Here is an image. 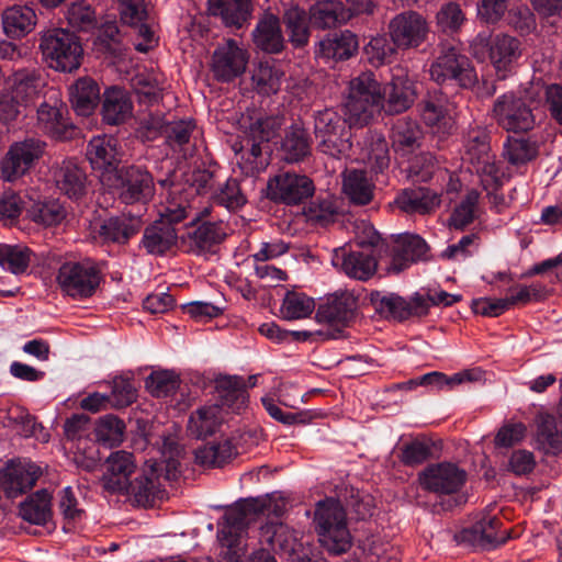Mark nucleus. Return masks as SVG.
Instances as JSON below:
<instances>
[{
  "mask_svg": "<svg viewBox=\"0 0 562 562\" xmlns=\"http://www.w3.org/2000/svg\"><path fill=\"white\" fill-rule=\"evenodd\" d=\"M370 302L375 312L386 319L402 322L413 316H425L429 312V303L420 293L406 300L395 293L373 291Z\"/></svg>",
  "mask_w": 562,
  "mask_h": 562,
  "instance_id": "13",
  "label": "nucleus"
},
{
  "mask_svg": "<svg viewBox=\"0 0 562 562\" xmlns=\"http://www.w3.org/2000/svg\"><path fill=\"white\" fill-rule=\"evenodd\" d=\"M27 217L34 223L49 227L59 225L66 217V210L58 200L33 202L26 207Z\"/></svg>",
  "mask_w": 562,
  "mask_h": 562,
  "instance_id": "48",
  "label": "nucleus"
},
{
  "mask_svg": "<svg viewBox=\"0 0 562 562\" xmlns=\"http://www.w3.org/2000/svg\"><path fill=\"white\" fill-rule=\"evenodd\" d=\"M374 184L361 170H350L344 176V192L355 204L366 205L373 198Z\"/></svg>",
  "mask_w": 562,
  "mask_h": 562,
  "instance_id": "46",
  "label": "nucleus"
},
{
  "mask_svg": "<svg viewBox=\"0 0 562 562\" xmlns=\"http://www.w3.org/2000/svg\"><path fill=\"white\" fill-rule=\"evenodd\" d=\"M125 424L114 415H106L99 419L95 427L97 439L108 447H115L124 439Z\"/></svg>",
  "mask_w": 562,
  "mask_h": 562,
  "instance_id": "60",
  "label": "nucleus"
},
{
  "mask_svg": "<svg viewBox=\"0 0 562 562\" xmlns=\"http://www.w3.org/2000/svg\"><path fill=\"white\" fill-rule=\"evenodd\" d=\"M235 453L234 447L228 440L217 443H209L198 448L194 452L195 462L203 467H221Z\"/></svg>",
  "mask_w": 562,
  "mask_h": 562,
  "instance_id": "53",
  "label": "nucleus"
},
{
  "mask_svg": "<svg viewBox=\"0 0 562 562\" xmlns=\"http://www.w3.org/2000/svg\"><path fill=\"white\" fill-rule=\"evenodd\" d=\"M284 21L289 31L290 42L295 46H304L308 42L310 30L307 25L305 11L292 7L286 10Z\"/></svg>",
  "mask_w": 562,
  "mask_h": 562,
  "instance_id": "59",
  "label": "nucleus"
},
{
  "mask_svg": "<svg viewBox=\"0 0 562 562\" xmlns=\"http://www.w3.org/2000/svg\"><path fill=\"white\" fill-rule=\"evenodd\" d=\"M471 53L477 60L490 59L498 79H505L522 55L520 41L508 34L491 35L479 33L470 44Z\"/></svg>",
  "mask_w": 562,
  "mask_h": 562,
  "instance_id": "3",
  "label": "nucleus"
},
{
  "mask_svg": "<svg viewBox=\"0 0 562 562\" xmlns=\"http://www.w3.org/2000/svg\"><path fill=\"white\" fill-rule=\"evenodd\" d=\"M422 131L415 121L400 119L392 128V146L396 153L406 155L419 146Z\"/></svg>",
  "mask_w": 562,
  "mask_h": 562,
  "instance_id": "44",
  "label": "nucleus"
},
{
  "mask_svg": "<svg viewBox=\"0 0 562 562\" xmlns=\"http://www.w3.org/2000/svg\"><path fill=\"white\" fill-rule=\"evenodd\" d=\"M315 310L312 297L301 292H288L282 301L280 314L284 319L294 321L308 317Z\"/></svg>",
  "mask_w": 562,
  "mask_h": 562,
  "instance_id": "52",
  "label": "nucleus"
},
{
  "mask_svg": "<svg viewBox=\"0 0 562 562\" xmlns=\"http://www.w3.org/2000/svg\"><path fill=\"white\" fill-rule=\"evenodd\" d=\"M536 447L547 454L562 451V427H559L552 415H540L536 432Z\"/></svg>",
  "mask_w": 562,
  "mask_h": 562,
  "instance_id": "42",
  "label": "nucleus"
},
{
  "mask_svg": "<svg viewBox=\"0 0 562 562\" xmlns=\"http://www.w3.org/2000/svg\"><path fill=\"white\" fill-rule=\"evenodd\" d=\"M52 496L46 490H41L29 496L20 505V516L34 525H44L50 517Z\"/></svg>",
  "mask_w": 562,
  "mask_h": 562,
  "instance_id": "47",
  "label": "nucleus"
},
{
  "mask_svg": "<svg viewBox=\"0 0 562 562\" xmlns=\"http://www.w3.org/2000/svg\"><path fill=\"white\" fill-rule=\"evenodd\" d=\"M161 471L162 463L147 461L143 473L132 483L130 481V491L135 502L140 506H148L159 497L161 493Z\"/></svg>",
  "mask_w": 562,
  "mask_h": 562,
  "instance_id": "27",
  "label": "nucleus"
},
{
  "mask_svg": "<svg viewBox=\"0 0 562 562\" xmlns=\"http://www.w3.org/2000/svg\"><path fill=\"white\" fill-rule=\"evenodd\" d=\"M260 543L270 547L273 551L284 552L294 550V537L290 529L281 521L270 520L260 527Z\"/></svg>",
  "mask_w": 562,
  "mask_h": 562,
  "instance_id": "49",
  "label": "nucleus"
},
{
  "mask_svg": "<svg viewBox=\"0 0 562 562\" xmlns=\"http://www.w3.org/2000/svg\"><path fill=\"white\" fill-rule=\"evenodd\" d=\"M142 127L146 130L147 138H155L160 130H164L167 140L171 147H181L189 143L191 134L194 130L192 121H178L164 125L161 119L150 117L142 123Z\"/></svg>",
  "mask_w": 562,
  "mask_h": 562,
  "instance_id": "33",
  "label": "nucleus"
},
{
  "mask_svg": "<svg viewBox=\"0 0 562 562\" xmlns=\"http://www.w3.org/2000/svg\"><path fill=\"white\" fill-rule=\"evenodd\" d=\"M504 158L514 166H521L533 159L536 147L526 139L508 137L504 145Z\"/></svg>",
  "mask_w": 562,
  "mask_h": 562,
  "instance_id": "64",
  "label": "nucleus"
},
{
  "mask_svg": "<svg viewBox=\"0 0 562 562\" xmlns=\"http://www.w3.org/2000/svg\"><path fill=\"white\" fill-rule=\"evenodd\" d=\"M358 48V41L350 31L328 34L318 44L317 55L325 59L342 60L351 57Z\"/></svg>",
  "mask_w": 562,
  "mask_h": 562,
  "instance_id": "35",
  "label": "nucleus"
},
{
  "mask_svg": "<svg viewBox=\"0 0 562 562\" xmlns=\"http://www.w3.org/2000/svg\"><path fill=\"white\" fill-rule=\"evenodd\" d=\"M420 486L438 495L458 493L467 481V472L453 463L428 465L418 475Z\"/></svg>",
  "mask_w": 562,
  "mask_h": 562,
  "instance_id": "16",
  "label": "nucleus"
},
{
  "mask_svg": "<svg viewBox=\"0 0 562 562\" xmlns=\"http://www.w3.org/2000/svg\"><path fill=\"white\" fill-rule=\"evenodd\" d=\"M415 95L413 82L402 70H398V74H394L383 89L382 110L387 114L404 112L413 104Z\"/></svg>",
  "mask_w": 562,
  "mask_h": 562,
  "instance_id": "24",
  "label": "nucleus"
},
{
  "mask_svg": "<svg viewBox=\"0 0 562 562\" xmlns=\"http://www.w3.org/2000/svg\"><path fill=\"white\" fill-rule=\"evenodd\" d=\"M40 49L47 66L60 72L77 70L83 57L80 40L65 29H52L43 32Z\"/></svg>",
  "mask_w": 562,
  "mask_h": 562,
  "instance_id": "6",
  "label": "nucleus"
},
{
  "mask_svg": "<svg viewBox=\"0 0 562 562\" xmlns=\"http://www.w3.org/2000/svg\"><path fill=\"white\" fill-rule=\"evenodd\" d=\"M105 465L106 471L103 474L104 487L112 493H128L130 476L136 469L134 456L124 450L114 451L108 457Z\"/></svg>",
  "mask_w": 562,
  "mask_h": 562,
  "instance_id": "20",
  "label": "nucleus"
},
{
  "mask_svg": "<svg viewBox=\"0 0 562 562\" xmlns=\"http://www.w3.org/2000/svg\"><path fill=\"white\" fill-rule=\"evenodd\" d=\"M477 375L474 370H463L452 375L432 371L420 375L419 383L422 386L429 387L431 391H451L465 382L477 380Z\"/></svg>",
  "mask_w": 562,
  "mask_h": 562,
  "instance_id": "50",
  "label": "nucleus"
},
{
  "mask_svg": "<svg viewBox=\"0 0 562 562\" xmlns=\"http://www.w3.org/2000/svg\"><path fill=\"white\" fill-rule=\"evenodd\" d=\"M37 124L44 133L55 138H63L66 135L67 122L60 109L55 105L43 103L37 110Z\"/></svg>",
  "mask_w": 562,
  "mask_h": 562,
  "instance_id": "54",
  "label": "nucleus"
},
{
  "mask_svg": "<svg viewBox=\"0 0 562 562\" xmlns=\"http://www.w3.org/2000/svg\"><path fill=\"white\" fill-rule=\"evenodd\" d=\"M281 127V120L273 116L257 117L249 124L246 143L250 145V154L257 158L261 155V143L272 139Z\"/></svg>",
  "mask_w": 562,
  "mask_h": 562,
  "instance_id": "40",
  "label": "nucleus"
},
{
  "mask_svg": "<svg viewBox=\"0 0 562 562\" xmlns=\"http://www.w3.org/2000/svg\"><path fill=\"white\" fill-rule=\"evenodd\" d=\"M121 20L131 26L137 29V34L142 38L135 43V48L139 52H147L156 45L155 33L151 27L145 23L147 10L144 0H120Z\"/></svg>",
  "mask_w": 562,
  "mask_h": 562,
  "instance_id": "22",
  "label": "nucleus"
},
{
  "mask_svg": "<svg viewBox=\"0 0 562 562\" xmlns=\"http://www.w3.org/2000/svg\"><path fill=\"white\" fill-rule=\"evenodd\" d=\"M226 236L223 222H204L191 235L192 244L200 250H210Z\"/></svg>",
  "mask_w": 562,
  "mask_h": 562,
  "instance_id": "57",
  "label": "nucleus"
},
{
  "mask_svg": "<svg viewBox=\"0 0 562 562\" xmlns=\"http://www.w3.org/2000/svg\"><path fill=\"white\" fill-rule=\"evenodd\" d=\"M56 188L71 199H78L85 192L86 175L74 160H64L50 169Z\"/></svg>",
  "mask_w": 562,
  "mask_h": 562,
  "instance_id": "30",
  "label": "nucleus"
},
{
  "mask_svg": "<svg viewBox=\"0 0 562 562\" xmlns=\"http://www.w3.org/2000/svg\"><path fill=\"white\" fill-rule=\"evenodd\" d=\"M70 102L78 115L88 116L95 109L100 99V89L98 83L89 78H79L69 88Z\"/></svg>",
  "mask_w": 562,
  "mask_h": 562,
  "instance_id": "36",
  "label": "nucleus"
},
{
  "mask_svg": "<svg viewBox=\"0 0 562 562\" xmlns=\"http://www.w3.org/2000/svg\"><path fill=\"white\" fill-rule=\"evenodd\" d=\"M249 54L234 40L218 45L212 55L211 71L222 82H231L241 76L248 65Z\"/></svg>",
  "mask_w": 562,
  "mask_h": 562,
  "instance_id": "15",
  "label": "nucleus"
},
{
  "mask_svg": "<svg viewBox=\"0 0 562 562\" xmlns=\"http://www.w3.org/2000/svg\"><path fill=\"white\" fill-rule=\"evenodd\" d=\"M216 393L223 409L226 407L234 413H239L248 403L246 382L237 375H223L216 379Z\"/></svg>",
  "mask_w": 562,
  "mask_h": 562,
  "instance_id": "32",
  "label": "nucleus"
},
{
  "mask_svg": "<svg viewBox=\"0 0 562 562\" xmlns=\"http://www.w3.org/2000/svg\"><path fill=\"white\" fill-rule=\"evenodd\" d=\"M101 115L104 123L120 125L133 115V102L128 92L119 87H111L103 92Z\"/></svg>",
  "mask_w": 562,
  "mask_h": 562,
  "instance_id": "29",
  "label": "nucleus"
},
{
  "mask_svg": "<svg viewBox=\"0 0 562 562\" xmlns=\"http://www.w3.org/2000/svg\"><path fill=\"white\" fill-rule=\"evenodd\" d=\"M104 186L113 189L122 202H146L155 194L153 176L142 167L130 166L101 177Z\"/></svg>",
  "mask_w": 562,
  "mask_h": 562,
  "instance_id": "8",
  "label": "nucleus"
},
{
  "mask_svg": "<svg viewBox=\"0 0 562 562\" xmlns=\"http://www.w3.org/2000/svg\"><path fill=\"white\" fill-rule=\"evenodd\" d=\"M357 300L352 293H336L319 304L315 318L318 323L333 326H346L355 317Z\"/></svg>",
  "mask_w": 562,
  "mask_h": 562,
  "instance_id": "21",
  "label": "nucleus"
},
{
  "mask_svg": "<svg viewBox=\"0 0 562 562\" xmlns=\"http://www.w3.org/2000/svg\"><path fill=\"white\" fill-rule=\"evenodd\" d=\"M31 260V251L24 246L0 244V266L12 273L24 272Z\"/></svg>",
  "mask_w": 562,
  "mask_h": 562,
  "instance_id": "58",
  "label": "nucleus"
},
{
  "mask_svg": "<svg viewBox=\"0 0 562 562\" xmlns=\"http://www.w3.org/2000/svg\"><path fill=\"white\" fill-rule=\"evenodd\" d=\"M87 158L95 170L102 176L114 172L120 162L119 140L111 135L94 136L88 144Z\"/></svg>",
  "mask_w": 562,
  "mask_h": 562,
  "instance_id": "26",
  "label": "nucleus"
},
{
  "mask_svg": "<svg viewBox=\"0 0 562 562\" xmlns=\"http://www.w3.org/2000/svg\"><path fill=\"white\" fill-rule=\"evenodd\" d=\"M66 20L76 31L88 32L97 26L95 11L86 0L72 2L67 9Z\"/></svg>",
  "mask_w": 562,
  "mask_h": 562,
  "instance_id": "56",
  "label": "nucleus"
},
{
  "mask_svg": "<svg viewBox=\"0 0 562 562\" xmlns=\"http://www.w3.org/2000/svg\"><path fill=\"white\" fill-rule=\"evenodd\" d=\"M283 505H280L271 498H250L238 503L226 514L227 526L222 530V544L232 551L237 559L246 551V544L240 539H235L244 531L245 527L256 516H273L271 520H278L283 513Z\"/></svg>",
  "mask_w": 562,
  "mask_h": 562,
  "instance_id": "2",
  "label": "nucleus"
},
{
  "mask_svg": "<svg viewBox=\"0 0 562 562\" xmlns=\"http://www.w3.org/2000/svg\"><path fill=\"white\" fill-rule=\"evenodd\" d=\"M389 36L398 50L418 48L430 33V25L422 13L407 10L395 14L387 24Z\"/></svg>",
  "mask_w": 562,
  "mask_h": 562,
  "instance_id": "11",
  "label": "nucleus"
},
{
  "mask_svg": "<svg viewBox=\"0 0 562 562\" xmlns=\"http://www.w3.org/2000/svg\"><path fill=\"white\" fill-rule=\"evenodd\" d=\"M340 268L348 277L366 281L374 274L376 261L368 251L344 252Z\"/></svg>",
  "mask_w": 562,
  "mask_h": 562,
  "instance_id": "45",
  "label": "nucleus"
},
{
  "mask_svg": "<svg viewBox=\"0 0 562 562\" xmlns=\"http://www.w3.org/2000/svg\"><path fill=\"white\" fill-rule=\"evenodd\" d=\"M397 49V46L394 45L391 38H387L386 35L379 34L373 36L364 46V54L371 65L381 66L390 63Z\"/></svg>",
  "mask_w": 562,
  "mask_h": 562,
  "instance_id": "62",
  "label": "nucleus"
},
{
  "mask_svg": "<svg viewBox=\"0 0 562 562\" xmlns=\"http://www.w3.org/2000/svg\"><path fill=\"white\" fill-rule=\"evenodd\" d=\"M282 149L285 159L290 162H297L311 154V144L305 128L291 126L282 142Z\"/></svg>",
  "mask_w": 562,
  "mask_h": 562,
  "instance_id": "51",
  "label": "nucleus"
},
{
  "mask_svg": "<svg viewBox=\"0 0 562 562\" xmlns=\"http://www.w3.org/2000/svg\"><path fill=\"white\" fill-rule=\"evenodd\" d=\"M267 191L271 200L295 205L313 195L314 184L307 176L282 172L269 179Z\"/></svg>",
  "mask_w": 562,
  "mask_h": 562,
  "instance_id": "17",
  "label": "nucleus"
},
{
  "mask_svg": "<svg viewBox=\"0 0 562 562\" xmlns=\"http://www.w3.org/2000/svg\"><path fill=\"white\" fill-rule=\"evenodd\" d=\"M210 207L196 210L192 203L187 200L170 198L159 211L160 220L147 227L144 232L142 244L146 251L151 255H164L177 241V232L173 224L184 218H191V223L200 221L209 215Z\"/></svg>",
  "mask_w": 562,
  "mask_h": 562,
  "instance_id": "1",
  "label": "nucleus"
},
{
  "mask_svg": "<svg viewBox=\"0 0 562 562\" xmlns=\"http://www.w3.org/2000/svg\"><path fill=\"white\" fill-rule=\"evenodd\" d=\"M382 106L381 86L372 72H362L350 80L345 110L351 125L368 124Z\"/></svg>",
  "mask_w": 562,
  "mask_h": 562,
  "instance_id": "5",
  "label": "nucleus"
},
{
  "mask_svg": "<svg viewBox=\"0 0 562 562\" xmlns=\"http://www.w3.org/2000/svg\"><path fill=\"white\" fill-rule=\"evenodd\" d=\"M45 143L26 138L12 144L1 161V173L5 181L23 177L43 156Z\"/></svg>",
  "mask_w": 562,
  "mask_h": 562,
  "instance_id": "14",
  "label": "nucleus"
},
{
  "mask_svg": "<svg viewBox=\"0 0 562 562\" xmlns=\"http://www.w3.org/2000/svg\"><path fill=\"white\" fill-rule=\"evenodd\" d=\"M440 194L424 187L406 189L394 201L401 211L409 214L434 212L440 205Z\"/></svg>",
  "mask_w": 562,
  "mask_h": 562,
  "instance_id": "31",
  "label": "nucleus"
},
{
  "mask_svg": "<svg viewBox=\"0 0 562 562\" xmlns=\"http://www.w3.org/2000/svg\"><path fill=\"white\" fill-rule=\"evenodd\" d=\"M350 137L351 134L347 127L328 134L325 137H317V149L333 158L340 159L348 157L352 147Z\"/></svg>",
  "mask_w": 562,
  "mask_h": 562,
  "instance_id": "55",
  "label": "nucleus"
},
{
  "mask_svg": "<svg viewBox=\"0 0 562 562\" xmlns=\"http://www.w3.org/2000/svg\"><path fill=\"white\" fill-rule=\"evenodd\" d=\"M284 71L273 60L260 61L252 71L251 81L256 91L270 95L279 91Z\"/></svg>",
  "mask_w": 562,
  "mask_h": 562,
  "instance_id": "43",
  "label": "nucleus"
},
{
  "mask_svg": "<svg viewBox=\"0 0 562 562\" xmlns=\"http://www.w3.org/2000/svg\"><path fill=\"white\" fill-rule=\"evenodd\" d=\"M37 22L35 11L27 5H12L2 12V27L10 38H21L31 33Z\"/></svg>",
  "mask_w": 562,
  "mask_h": 562,
  "instance_id": "34",
  "label": "nucleus"
},
{
  "mask_svg": "<svg viewBox=\"0 0 562 562\" xmlns=\"http://www.w3.org/2000/svg\"><path fill=\"white\" fill-rule=\"evenodd\" d=\"M315 525L319 542L331 554H341L351 547L346 512L339 501H319L315 510Z\"/></svg>",
  "mask_w": 562,
  "mask_h": 562,
  "instance_id": "4",
  "label": "nucleus"
},
{
  "mask_svg": "<svg viewBox=\"0 0 562 562\" xmlns=\"http://www.w3.org/2000/svg\"><path fill=\"white\" fill-rule=\"evenodd\" d=\"M463 148V160L473 167L483 187L497 186L503 172L496 165L487 132L480 126L471 127L464 136Z\"/></svg>",
  "mask_w": 562,
  "mask_h": 562,
  "instance_id": "7",
  "label": "nucleus"
},
{
  "mask_svg": "<svg viewBox=\"0 0 562 562\" xmlns=\"http://www.w3.org/2000/svg\"><path fill=\"white\" fill-rule=\"evenodd\" d=\"M41 475V469L31 461H12L0 471L1 488L10 498L31 490Z\"/></svg>",
  "mask_w": 562,
  "mask_h": 562,
  "instance_id": "19",
  "label": "nucleus"
},
{
  "mask_svg": "<svg viewBox=\"0 0 562 562\" xmlns=\"http://www.w3.org/2000/svg\"><path fill=\"white\" fill-rule=\"evenodd\" d=\"M492 116L507 132H528L536 124V117L530 105L513 91L496 98L492 108Z\"/></svg>",
  "mask_w": 562,
  "mask_h": 562,
  "instance_id": "10",
  "label": "nucleus"
},
{
  "mask_svg": "<svg viewBox=\"0 0 562 562\" xmlns=\"http://www.w3.org/2000/svg\"><path fill=\"white\" fill-rule=\"evenodd\" d=\"M140 228L137 217L115 216L104 220L98 228V234L103 241L125 243Z\"/></svg>",
  "mask_w": 562,
  "mask_h": 562,
  "instance_id": "39",
  "label": "nucleus"
},
{
  "mask_svg": "<svg viewBox=\"0 0 562 562\" xmlns=\"http://www.w3.org/2000/svg\"><path fill=\"white\" fill-rule=\"evenodd\" d=\"M46 83V78L41 70L22 69L10 78V90L15 102L22 106H29L42 95Z\"/></svg>",
  "mask_w": 562,
  "mask_h": 562,
  "instance_id": "25",
  "label": "nucleus"
},
{
  "mask_svg": "<svg viewBox=\"0 0 562 562\" xmlns=\"http://www.w3.org/2000/svg\"><path fill=\"white\" fill-rule=\"evenodd\" d=\"M430 77L439 85L472 87L476 80L474 68L469 58L456 47H442L439 56L430 66Z\"/></svg>",
  "mask_w": 562,
  "mask_h": 562,
  "instance_id": "9",
  "label": "nucleus"
},
{
  "mask_svg": "<svg viewBox=\"0 0 562 562\" xmlns=\"http://www.w3.org/2000/svg\"><path fill=\"white\" fill-rule=\"evenodd\" d=\"M251 36L255 46L265 53L279 54L284 48L280 20L272 13H265L259 19Z\"/></svg>",
  "mask_w": 562,
  "mask_h": 562,
  "instance_id": "28",
  "label": "nucleus"
},
{
  "mask_svg": "<svg viewBox=\"0 0 562 562\" xmlns=\"http://www.w3.org/2000/svg\"><path fill=\"white\" fill-rule=\"evenodd\" d=\"M419 112L423 122L435 132L449 134L457 120V106L442 94L425 99L419 104Z\"/></svg>",
  "mask_w": 562,
  "mask_h": 562,
  "instance_id": "18",
  "label": "nucleus"
},
{
  "mask_svg": "<svg viewBox=\"0 0 562 562\" xmlns=\"http://www.w3.org/2000/svg\"><path fill=\"white\" fill-rule=\"evenodd\" d=\"M180 385L178 374L170 370L154 371L146 379L145 386L156 397H167Z\"/></svg>",
  "mask_w": 562,
  "mask_h": 562,
  "instance_id": "61",
  "label": "nucleus"
},
{
  "mask_svg": "<svg viewBox=\"0 0 562 562\" xmlns=\"http://www.w3.org/2000/svg\"><path fill=\"white\" fill-rule=\"evenodd\" d=\"M363 159H367L379 171L389 166L387 143L381 134L372 133L366 138Z\"/></svg>",
  "mask_w": 562,
  "mask_h": 562,
  "instance_id": "63",
  "label": "nucleus"
},
{
  "mask_svg": "<svg viewBox=\"0 0 562 562\" xmlns=\"http://www.w3.org/2000/svg\"><path fill=\"white\" fill-rule=\"evenodd\" d=\"M429 247L419 235L404 233L396 237L394 254L390 269L400 272L409 265L427 260L429 258Z\"/></svg>",
  "mask_w": 562,
  "mask_h": 562,
  "instance_id": "23",
  "label": "nucleus"
},
{
  "mask_svg": "<svg viewBox=\"0 0 562 562\" xmlns=\"http://www.w3.org/2000/svg\"><path fill=\"white\" fill-rule=\"evenodd\" d=\"M209 12L225 25L240 27L250 14V5L248 0H209Z\"/></svg>",
  "mask_w": 562,
  "mask_h": 562,
  "instance_id": "41",
  "label": "nucleus"
},
{
  "mask_svg": "<svg viewBox=\"0 0 562 562\" xmlns=\"http://www.w3.org/2000/svg\"><path fill=\"white\" fill-rule=\"evenodd\" d=\"M350 13L340 1L322 0L310 10V21L318 29H330L347 22Z\"/></svg>",
  "mask_w": 562,
  "mask_h": 562,
  "instance_id": "37",
  "label": "nucleus"
},
{
  "mask_svg": "<svg viewBox=\"0 0 562 562\" xmlns=\"http://www.w3.org/2000/svg\"><path fill=\"white\" fill-rule=\"evenodd\" d=\"M224 409L218 404L205 405L196 409L189 419L188 430L195 438L213 435L224 420Z\"/></svg>",
  "mask_w": 562,
  "mask_h": 562,
  "instance_id": "38",
  "label": "nucleus"
},
{
  "mask_svg": "<svg viewBox=\"0 0 562 562\" xmlns=\"http://www.w3.org/2000/svg\"><path fill=\"white\" fill-rule=\"evenodd\" d=\"M101 281L100 271L92 261L65 262L57 273L61 291L74 299L91 296Z\"/></svg>",
  "mask_w": 562,
  "mask_h": 562,
  "instance_id": "12",
  "label": "nucleus"
}]
</instances>
